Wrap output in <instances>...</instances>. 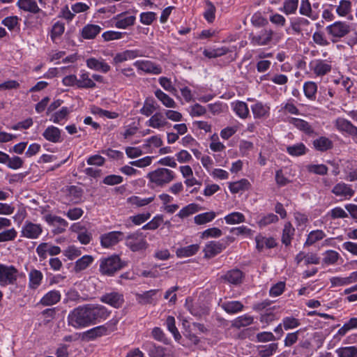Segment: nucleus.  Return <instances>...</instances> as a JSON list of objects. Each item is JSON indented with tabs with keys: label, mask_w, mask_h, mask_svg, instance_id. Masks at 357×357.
Returning <instances> with one entry per match:
<instances>
[{
	"label": "nucleus",
	"mask_w": 357,
	"mask_h": 357,
	"mask_svg": "<svg viewBox=\"0 0 357 357\" xmlns=\"http://www.w3.org/2000/svg\"><path fill=\"white\" fill-rule=\"evenodd\" d=\"M109 315V312L104 306L87 305L74 309L69 314L68 321L69 325L78 328L105 320Z\"/></svg>",
	"instance_id": "f257e3e1"
},
{
	"label": "nucleus",
	"mask_w": 357,
	"mask_h": 357,
	"mask_svg": "<svg viewBox=\"0 0 357 357\" xmlns=\"http://www.w3.org/2000/svg\"><path fill=\"white\" fill-rule=\"evenodd\" d=\"M250 39L254 45L264 46L269 45L273 40H275V43L278 42L280 37L270 27L264 26L256 32L251 33Z\"/></svg>",
	"instance_id": "f03ea898"
},
{
	"label": "nucleus",
	"mask_w": 357,
	"mask_h": 357,
	"mask_svg": "<svg viewBox=\"0 0 357 357\" xmlns=\"http://www.w3.org/2000/svg\"><path fill=\"white\" fill-rule=\"evenodd\" d=\"M126 266V261H122L119 255H114L101 259L100 271L104 275L112 276Z\"/></svg>",
	"instance_id": "7ed1b4c3"
},
{
	"label": "nucleus",
	"mask_w": 357,
	"mask_h": 357,
	"mask_svg": "<svg viewBox=\"0 0 357 357\" xmlns=\"http://www.w3.org/2000/svg\"><path fill=\"white\" fill-rule=\"evenodd\" d=\"M147 178L157 186L162 187L173 181L175 178V174L173 171L169 169L158 168L149 172Z\"/></svg>",
	"instance_id": "20e7f679"
},
{
	"label": "nucleus",
	"mask_w": 357,
	"mask_h": 357,
	"mask_svg": "<svg viewBox=\"0 0 357 357\" xmlns=\"http://www.w3.org/2000/svg\"><path fill=\"white\" fill-rule=\"evenodd\" d=\"M126 245L132 251L137 252L146 250L149 244L146 236L142 232L136 231L128 234L126 237Z\"/></svg>",
	"instance_id": "39448f33"
},
{
	"label": "nucleus",
	"mask_w": 357,
	"mask_h": 357,
	"mask_svg": "<svg viewBox=\"0 0 357 357\" xmlns=\"http://www.w3.org/2000/svg\"><path fill=\"white\" fill-rule=\"evenodd\" d=\"M18 271L13 266L0 264V284H13L17 279Z\"/></svg>",
	"instance_id": "423d86ee"
},
{
	"label": "nucleus",
	"mask_w": 357,
	"mask_h": 357,
	"mask_svg": "<svg viewBox=\"0 0 357 357\" xmlns=\"http://www.w3.org/2000/svg\"><path fill=\"white\" fill-rule=\"evenodd\" d=\"M326 29L332 37L340 38L350 32V26L346 22H335L328 26Z\"/></svg>",
	"instance_id": "0eeeda50"
},
{
	"label": "nucleus",
	"mask_w": 357,
	"mask_h": 357,
	"mask_svg": "<svg viewBox=\"0 0 357 357\" xmlns=\"http://www.w3.org/2000/svg\"><path fill=\"white\" fill-rule=\"evenodd\" d=\"M42 231L40 225L26 221L22 229V235L28 238L35 239L41 234Z\"/></svg>",
	"instance_id": "6e6552de"
},
{
	"label": "nucleus",
	"mask_w": 357,
	"mask_h": 357,
	"mask_svg": "<svg viewBox=\"0 0 357 357\" xmlns=\"http://www.w3.org/2000/svg\"><path fill=\"white\" fill-rule=\"evenodd\" d=\"M123 233L121 231H110L100 236V243L103 248H109L117 244L123 239Z\"/></svg>",
	"instance_id": "1a4fd4ad"
},
{
	"label": "nucleus",
	"mask_w": 357,
	"mask_h": 357,
	"mask_svg": "<svg viewBox=\"0 0 357 357\" xmlns=\"http://www.w3.org/2000/svg\"><path fill=\"white\" fill-rule=\"evenodd\" d=\"M244 273L238 268H234L228 271L221 278L229 284L238 286L243 283Z\"/></svg>",
	"instance_id": "9d476101"
},
{
	"label": "nucleus",
	"mask_w": 357,
	"mask_h": 357,
	"mask_svg": "<svg viewBox=\"0 0 357 357\" xmlns=\"http://www.w3.org/2000/svg\"><path fill=\"white\" fill-rule=\"evenodd\" d=\"M227 247V243L220 241H211L206 245L204 252L205 258H212L220 253Z\"/></svg>",
	"instance_id": "9b49d317"
},
{
	"label": "nucleus",
	"mask_w": 357,
	"mask_h": 357,
	"mask_svg": "<svg viewBox=\"0 0 357 357\" xmlns=\"http://www.w3.org/2000/svg\"><path fill=\"white\" fill-rule=\"evenodd\" d=\"M335 126L338 130L345 132L352 137H357V127L354 126L349 121L344 118H338L335 121Z\"/></svg>",
	"instance_id": "f8f14e48"
},
{
	"label": "nucleus",
	"mask_w": 357,
	"mask_h": 357,
	"mask_svg": "<svg viewBox=\"0 0 357 357\" xmlns=\"http://www.w3.org/2000/svg\"><path fill=\"white\" fill-rule=\"evenodd\" d=\"M134 66L146 73L159 75L162 73L161 67L151 61H137L134 63Z\"/></svg>",
	"instance_id": "ddd939ff"
},
{
	"label": "nucleus",
	"mask_w": 357,
	"mask_h": 357,
	"mask_svg": "<svg viewBox=\"0 0 357 357\" xmlns=\"http://www.w3.org/2000/svg\"><path fill=\"white\" fill-rule=\"evenodd\" d=\"M100 300L102 302L109 304L115 308L121 307L124 301L123 295L117 292L106 294L102 296Z\"/></svg>",
	"instance_id": "4468645a"
},
{
	"label": "nucleus",
	"mask_w": 357,
	"mask_h": 357,
	"mask_svg": "<svg viewBox=\"0 0 357 357\" xmlns=\"http://www.w3.org/2000/svg\"><path fill=\"white\" fill-rule=\"evenodd\" d=\"M140 51L138 50H126L122 52L117 53L113 59V63L117 65L120 63L124 62L128 60L134 59L138 56H142Z\"/></svg>",
	"instance_id": "2eb2a0df"
},
{
	"label": "nucleus",
	"mask_w": 357,
	"mask_h": 357,
	"mask_svg": "<svg viewBox=\"0 0 357 357\" xmlns=\"http://www.w3.org/2000/svg\"><path fill=\"white\" fill-rule=\"evenodd\" d=\"M17 6L24 11L34 14L41 13L43 16L46 15L45 13L41 11L40 8L38 6L36 0H18Z\"/></svg>",
	"instance_id": "dca6fc26"
},
{
	"label": "nucleus",
	"mask_w": 357,
	"mask_h": 357,
	"mask_svg": "<svg viewBox=\"0 0 357 357\" xmlns=\"http://www.w3.org/2000/svg\"><path fill=\"white\" fill-rule=\"evenodd\" d=\"M115 26L119 29H126L135 24V17L134 15L126 16L125 13L117 15L114 18Z\"/></svg>",
	"instance_id": "f3484780"
},
{
	"label": "nucleus",
	"mask_w": 357,
	"mask_h": 357,
	"mask_svg": "<svg viewBox=\"0 0 357 357\" xmlns=\"http://www.w3.org/2000/svg\"><path fill=\"white\" fill-rule=\"evenodd\" d=\"M44 138L51 142L57 143L61 141V130L53 126L47 127L43 133Z\"/></svg>",
	"instance_id": "a211bd4d"
},
{
	"label": "nucleus",
	"mask_w": 357,
	"mask_h": 357,
	"mask_svg": "<svg viewBox=\"0 0 357 357\" xmlns=\"http://www.w3.org/2000/svg\"><path fill=\"white\" fill-rule=\"evenodd\" d=\"M60 300V292L57 290H52L43 296L40 303L44 306H50L57 303Z\"/></svg>",
	"instance_id": "6ab92c4d"
},
{
	"label": "nucleus",
	"mask_w": 357,
	"mask_h": 357,
	"mask_svg": "<svg viewBox=\"0 0 357 357\" xmlns=\"http://www.w3.org/2000/svg\"><path fill=\"white\" fill-rule=\"evenodd\" d=\"M86 62L87 67L91 69L101 71L104 73L110 70V66L107 63L102 61H99L96 58H89Z\"/></svg>",
	"instance_id": "aec40b11"
},
{
	"label": "nucleus",
	"mask_w": 357,
	"mask_h": 357,
	"mask_svg": "<svg viewBox=\"0 0 357 357\" xmlns=\"http://www.w3.org/2000/svg\"><path fill=\"white\" fill-rule=\"evenodd\" d=\"M256 248L260 252L264 247L267 248H273L277 245L275 240L272 238H266L261 235H257L255 237Z\"/></svg>",
	"instance_id": "412c9836"
},
{
	"label": "nucleus",
	"mask_w": 357,
	"mask_h": 357,
	"mask_svg": "<svg viewBox=\"0 0 357 357\" xmlns=\"http://www.w3.org/2000/svg\"><path fill=\"white\" fill-rule=\"evenodd\" d=\"M221 307L228 314H236L243 310V304L238 301H225Z\"/></svg>",
	"instance_id": "4be33fe9"
},
{
	"label": "nucleus",
	"mask_w": 357,
	"mask_h": 357,
	"mask_svg": "<svg viewBox=\"0 0 357 357\" xmlns=\"http://www.w3.org/2000/svg\"><path fill=\"white\" fill-rule=\"evenodd\" d=\"M314 149L319 151L324 152L333 147V142L326 137H320L313 141Z\"/></svg>",
	"instance_id": "5701e85b"
},
{
	"label": "nucleus",
	"mask_w": 357,
	"mask_h": 357,
	"mask_svg": "<svg viewBox=\"0 0 357 357\" xmlns=\"http://www.w3.org/2000/svg\"><path fill=\"white\" fill-rule=\"evenodd\" d=\"M101 31V27L96 24H89L82 30V36L84 39H93Z\"/></svg>",
	"instance_id": "b1692460"
},
{
	"label": "nucleus",
	"mask_w": 357,
	"mask_h": 357,
	"mask_svg": "<svg viewBox=\"0 0 357 357\" xmlns=\"http://www.w3.org/2000/svg\"><path fill=\"white\" fill-rule=\"evenodd\" d=\"M43 275L41 271L32 269L29 273V287L31 289H36L41 284Z\"/></svg>",
	"instance_id": "393cba45"
},
{
	"label": "nucleus",
	"mask_w": 357,
	"mask_h": 357,
	"mask_svg": "<svg viewBox=\"0 0 357 357\" xmlns=\"http://www.w3.org/2000/svg\"><path fill=\"white\" fill-rule=\"evenodd\" d=\"M294 233L295 229L293 227L291 222H286L282 230V243L286 246L290 245Z\"/></svg>",
	"instance_id": "a878e982"
},
{
	"label": "nucleus",
	"mask_w": 357,
	"mask_h": 357,
	"mask_svg": "<svg viewBox=\"0 0 357 357\" xmlns=\"http://www.w3.org/2000/svg\"><path fill=\"white\" fill-rule=\"evenodd\" d=\"M45 220L50 225H54L55 224H58L59 226L62 227L56 229V233L63 232L66 227L68 226V222L64 219L59 216L47 214L45 216Z\"/></svg>",
	"instance_id": "bb28decb"
},
{
	"label": "nucleus",
	"mask_w": 357,
	"mask_h": 357,
	"mask_svg": "<svg viewBox=\"0 0 357 357\" xmlns=\"http://www.w3.org/2000/svg\"><path fill=\"white\" fill-rule=\"evenodd\" d=\"M146 124L153 128H160L168 124V122L162 113L156 112L151 117Z\"/></svg>",
	"instance_id": "cd10ccee"
},
{
	"label": "nucleus",
	"mask_w": 357,
	"mask_h": 357,
	"mask_svg": "<svg viewBox=\"0 0 357 357\" xmlns=\"http://www.w3.org/2000/svg\"><path fill=\"white\" fill-rule=\"evenodd\" d=\"M332 192L337 196L352 197L354 194V190L349 188L347 184L339 183L334 186Z\"/></svg>",
	"instance_id": "c85d7f7f"
},
{
	"label": "nucleus",
	"mask_w": 357,
	"mask_h": 357,
	"mask_svg": "<svg viewBox=\"0 0 357 357\" xmlns=\"http://www.w3.org/2000/svg\"><path fill=\"white\" fill-rule=\"evenodd\" d=\"M144 347L150 357H167L165 354V349L161 346H157L153 342H147Z\"/></svg>",
	"instance_id": "c756f323"
},
{
	"label": "nucleus",
	"mask_w": 357,
	"mask_h": 357,
	"mask_svg": "<svg viewBox=\"0 0 357 357\" xmlns=\"http://www.w3.org/2000/svg\"><path fill=\"white\" fill-rule=\"evenodd\" d=\"M254 321V317L248 314H244L236 318L231 324V326L235 328H241L251 325Z\"/></svg>",
	"instance_id": "7c9ffc66"
},
{
	"label": "nucleus",
	"mask_w": 357,
	"mask_h": 357,
	"mask_svg": "<svg viewBox=\"0 0 357 357\" xmlns=\"http://www.w3.org/2000/svg\"><path fill=\"white\" fill-rule=\"evenodd\" d=\"M199 249L198 244H192L177 249L176 253L178 257H188L195 255Z\"/></svg>",
	"instance_id": "2f4dec72"
},
{
	"label": "nucleus",
	"mask_w": 357,
	"mask_h": 357,
	"mask_svg": "<svg viewBox=\"0 0 357 357\" xmlns=\"http://www.w3.org/2000/svg\"><path fill=\"white\" fill-rule=\"evenodd\" d=\"M278 343H271L266 345H259L258 347V355L259 357H270L278 349Z\"/></svg>",
	"instance_id": "473e14b6"
},
{
	"label": "nucleus",
	"mask_w": 357,
	"mask_h": 357,
	"mask_svg": "<svg viewBox=\"0 0 357 357\" xmlns=\"http://www.w3.org/2000/svg\"><path fill=\"white\" fill-rule=\"evenodd\" d=\"M331 69V65L322 60L317 61L313 67L314 73L318 76H323L328 73Z\"/></svg>",
	"instance_id": "72a5a7b5"
},
{
	"label": "nucleus",
	"mask_w": 357,
	"mask_h": 357,
	"mask_svg": "<svg viewBox=\"0 0 357 357\" xmlns=\"http://www.w3.org/2000/svg\"><path fill=\"white\" fill-rule=\"evenodd\" d=\"M250 186V182L247 179L243 178L240 181L230 183L229 188L232 193L235 194L239 192L240 191L248 190Z\"/></svg>",
	"instance_id": "f704fd0d"
},
{
	"label": "nucleus",
	"mask_w": 357,
	"mask_h": 357,
	"mask_svg": "<svg viewBox=\"0 0 357 357\" xmlns=\"http://www.w3.org/2000/svg\"><path fill=\"white\" fill-rule=\"evenodd\" d=\"M233 109L240 118L245 119L249 115L248 105L243 101H237L233 104Z\"/></svg>",
	"instance_id": "c9c22d12"
},
{
	"label": "nucleus",
	"mask_w": 357,
	"mask_h": 357,
	"mask_svg": "<svg viewBox=\"0 0 357 357\" xmlns=\"http://www.w3.org/2000/svg\"><path fill=\"white\" fill-rule=\"evenodd\" d=\"M291 122L298 129L303 131L307 135H311L314 133V130L312 128V126L307 121L303 119L292 118Z\"/></svg>",
	"instance_id": "e433bc0d"
},
{
	"label": "nucleus",
	"mask_w": 357,
	"mask_h": 357,
	"mask_svg": "<svg viewBox=\"0 0 357 357\" xmlns=\"http://www.w3.org/2000/svg\"><path fill=\"white\" fill-rule=\"evenodd\" d=\"M93 257L91 255H84L76 261L74 266L75 272L78 273L86 269L93 262Z\"/></svg>",
	"instance_id": "4c0bfd02"
},
{
	"label": "nucleus",
	"mask_w": 357,
	"mask_h": 357,
	"mask_svg": "<svg viewBox=\"0 0 357 357\" xmlns=\"http://www.w3.org/2000/svg\"><path fill=\"white\" fill-rule=\"evenodd\" d=\"M155 95L165 107L172 108L176 107V104L174 100L160 89L156 90Z\"/></svg>",
	"instance_id": "58836bf2"
},
{
	"label": "nucleus",
	"mask_w": 357,
	"mask_h": 357,
	"mask_svg": "<svg viewBox=\"0 0 357 357\" xmlns=\"http://www.w3.org/2000/svg\"><path fill=\"white\" fill-rule=\"evenodd\" d=\"M201 208L198 204L192 203L183 207L177 215L181 218H185L198 212Z\"/></svg>",
	"instance_id": "ea45409f"
},
{
	"label": "nucleus",
	"mask_w": 357,
	"mask_h": 357,
	"mask_svg": "<svg viewBox=\"0 0 357 357\" xmlns=\"http://www.w3.org/2000/svg\"><path fill=\"white\" fill-rule=\"evenodd\" d=\"M77 80L78 88L93 89L96 86V83L89 77L88 73H83Z\"/></svg>",
	"instance_id": "a19ab883"
},
{
	"label": "nucleus",
	"mask_w": 357,
	"mask_h": 357,
	"mask_svg": "<svg viewBox=\"0 0 357 357\" xmlns=\"http://www.w3.org/2000/svg\"><path fill=\"white\" fill-rule=\"evenodd\" d=\"M307 148L303 143H298L287 147V152L292 156H301L307 152Z\"/></svg>",
	"instance_id": "79ce46f5"
},
{
	"label": "nucleus",
	"mask_w": 357,
	"mask_h": 357,
	"mask_svg": "<svg viewBox=\"0 0 357 357\" xmlns=\"http://www.w3.org/2000/svg\"><path fill=\"white\" fill-rule=\"evenodd\" d=\"M65 31V24L59 21L56 22L52 28L50 37L54 43H56V39L60 38Z\"/></svg>",
	"instance_id": "37998d69"
},
{
	"label": "nucleus",
	"mask_w": 357,
	"mask_h": 357,
	"mask_svg": "<svg viewBox=\"0 0 357 357\" xmlns=\"http://www.w3.org/2000/svg\"><path fill=\"white\" fill-rule=\"evenodd\" d=\"M303 91L305 96L310 99L315 100L317 86L314 82H307L303 85Z\"/></svg>",
	"instance_id": "c03bdc74"
},
{
	"label": "nucleus",
	"mask_w": 357,
	"mask_h": 357,
	"mask_svg": "<svg viewBox=\"0 0 357 357\" xmlns=\"http://www.w3.org/2000/svg\"><path fill=\"white\" fill-rule=\"evenodd\" d=\"M326 236L325 233L322 230L312 231L307 236L305 245H311L318 241L323 239Z\"/></svg>",
	"instance_id": "a18cd8bd"
},
{
	"label": "nucleus",
	"mask_w": 357,
	"mask_h": 357,
	"mask_svg": "<svg viewBox=\"0 0 357 357\" xmlns=\"http://www.w3.org/2000/svg\"><path fill=\"white\" fill-rule=\"evenodd\" d=\"M107 331V328L105 326H99L87 331L85 333V335L89 340H93L98 337H100L103 335H105Z\"/></svg>",
	"instance_id": "49530a36"
},
{
	"label": "nucleus",
	"mask_w": 357,
	"mask_h": 357,
	"mask_svg": "<svg viewBox=\"0 0 357 357\" xmlns=\"http://www.w3.org/2000/svg\"><path fill=\"white\" fill-rule=\"evenodd\" d=\"M155 199V196L149 198L142 199L137 196H132L128 199V202L131 205H135L137 207H142L148 205L152 202Z\"/></svg>",
	"instance_id": "de8ad7c7"
},
{
	"label": "nucleus",
	"mask_w": 357,
	"mask_h": 357,
	"mask_svg": "<svg viewBox=\"0 0 357 357\" xmlns=\"http://www.w3.org/2000/svg\"><path fill=\"white\" fill-rule=\"evenodd\" d=\"M215 217V213L213 211L206 212L196 215L194 218L195 222L197 225H204L213 220Z\"/></svg>",
	"instance_id": "09e8293b"
},
{
	"label": "nucleus",
	"mask_w": 357,
	"mask_h": 357,
	"mask_svg": "<svg viewBox=\"0 0 357 357\" xmlns=\"http://www.w3.org/2000/svg\"><path fill=\"white\" fill-rule=\"evenodd\" d=\"M155 101L152 98H146L144 101V106L140 109V113L146 116H151L156 109L154 105Z\"/></svg>",
	"instance_id": "8fccbe9b"
},
{
	"label": "nucleus",
	"mask_w": 357,
	"mask_h": 357,
	"mask_svg": "<svg viewBox=\"0 0 357 357\" xmlns=\"http://www.w3.org/2000/svg\"><path fill=\"white\" fill-rule=\"evenodd\" d=\"M225 220L227 224L232 225L244 222L245 218L243 213L239 212H234L226 215L225 217Z\"/></svg>",
	"instance_id": "3c124183"
},
{
	"label": "nucleus",
	"mask_w": 357,
	"mask_h": 357,
	"mask_svg": "<svg viewBox=\"0 0 357 357\" xmlns=\"http://www.w3.org/2000/svg\"><path fill=\"white\" fill-rule=\"evenodd\" d=\"M167 329L173 334L175 340H178L181 338L177 328L175 325V318L173 316H168L166 319Z\"/></svg>",
	"instance_id": "603ef678"
},
{
	"label": "nucleus",
	"mask_w": 357,
	"mask_h": 357,
	"mask_svg": "<svg viewBox=\"0 0 357 357\" xmlns=\"http://www.w3.org/2000/svg\"><path fill=\"white\" fill-rule=\"evenodd\" d=\"M351 9V2L349 0H341L336 8V12L340 16H346Z\"/></svg>",
	"instance_id": "864d4df0"
},
{
	"label": "nucleus",
	"mask_w": 357,
	"mask_h": 357,
	"mask_svg": "<svg viewBox=\"0 0 357 357\" xmlns=\"http://www.w3.org/2000/svg\"><path fill=\"white\" fill-rule=\"evenodd\" d=\"M337 353L339 357H357V349L355 347L340 348Z\"/></svg>",
	"instance_id": "5fc2aeb1"
},
{
	"label": "nucleus",
	"mask_w": 357,
	"mask_h": 357,
	"mask_svg": "<svg viewBox=\"0 0 357 357\" xmlns=\"http://www.w3.org/2000/svg\"><path fill=\"white\" fill-rule=\"evenodd\" d=\"M268 107L261 102H257L252 107V111L255 118H261L268 112Z\"/></svg>",
	"instance_id": "6e6d98bb"
},
{
	"label": "nucleus",
	"mask_w": 357,
	"mask_h": 357,
	"mask_svg": "<svg viewBox=\"0 0 357 357\" xmlns=\"http://www.w3.org/2000/svg\"><path fill=\"white\" fill-rule=\"evenodd\" d=\"M299 12L301 15L308 16L313 20L317 19L316 16H312V8L308 0L301 1Z\"/></svg>",
	"instance_id": "4d7b16f0"
},
{
	"label": "nucleus",
	"mask_w": 357,
	"mask_h": 357,
	"mask_svg": "<svg viewBox=\"0 0 357 357\" xmlns=\"http://www.w3.org/2000/svg\"><path fill=\"white\" fill-rule=\"evenodd\" d=\"M282 324L284 328L287 331L299 326L301 323L298 319L293 317H287L283 319Z\"/></svg>",
	"instance_id": "13d9d810"
},
{
	"label": "nucleus",
	"mask_w": 357,
	"mask_h": 357,
	"mask_svg": "<svg viewBox=\"0 0 357 357\" xmlns=\"http://www.w3.org/2000/svg\"><path fill=\"white\" fill-rule=\"evenodd\" d=\"M70 111L68 107H63L59 112L52 114L51 121L55 123H59L61 121L66 119L69 114Z\"/></svg>",
	"instance_id": "bf43d9fd"
},
{
	"label": "nucleus",
	"mask_w": 357,
	"mask_h": 357,
	"mask_svg": "<svg viewBox=\"0 0 357 357\" xmlns=\"http://www.w3.org/2000/svg\"><path fill=\"white\" fill-rule=\"evenodd\" d=\"M206 4L207 6V9L204 13V16L205 19L208 22H213L215 19V8L214 5L208 0L206 1Z\"/></svg>",
	"instance_id": "052dcab7"
},
{
	"label": "nucleus",
	"mask_w": 357,
	"mask_h": 357,
	"mask_svg": "<svg viewBox=\"0 0 357 357\" xmlns=\"http://www.w3.org/2000/svg\"><path fill=\"white\" fill-rule=\"evenodd\" d=\"M298 5V0H285L284 2V11L286 14L296 12Z\"/></svg>",
	"instance_id": "680f3d73"
},
{
	"label": "nucleus",
	"mask_w": 357,
	"mask_h": 357,
	"mask_svg": "<svg viewBox=\"0 0 357 357\" xmlns=\"http://www.w3.org/2000/svg\"><path fill=\"white\" fill-rule=\"evenodd\" d=\"M339 256L337 252L335 250H328L325 253L323 261L326 264H334L337 261Z\"/></svg>",
	"instance_id": "e2e57ef3"
},
{
	"label": "nucleus",
	"mask_w": 357,
	"mask_h": 357,
	"mask_svg": "<svg viewBox=\"0 0 357 357\" xmlns=\"http://www.w3.org/2000/svg\"><path fill=\"white\" fill-rule=\"evenodd\" d=\"M285 289V282H279L274 284L269 291V294L271 296H278L281 295Z\"/></svg>",
	"instance_id": "0e129e2a"
},
{
	"label": "nucleus",
	"mask_w": 357,
	"mask_h": 357,
	"mask_svg": "<svg viewBox=\"0 0 357 357\" xmlns=\"http://www.w3.org/2000/svg\"><path fill=\"white\" fill-rule=\"evenodd\" d=\"M278 221V217L274 213H269L264 215L259 221V225L260 227H265L269 224L274 223Z\"/></svg>",
	"instance_id": "69168bd1"
},
{
	"label": "nucleus",
	"mask_w": 357,
	"mask_h": 357,
	"mask_svg": "<svg viewBox=\"0 0 357 357\" xmlns=\"http://www.w3.org/2000/svg\"><path fill=\"white\" fill-rule=\"evenodd\" d=\"M16 236L17 231L14 228L6 230L0 233V242L14 240Z\"/></svg>",
	"instance_id": "338daca9"
},
{
	"label": "nucleus",
	"mask_w": 357,
	"mask_h": 357,
	"mask_svg": "<svg viewBox=\"0 0 357 357\" xmlns=\"http://www.w3.org/2000/svg\"><path fill=\"white\" fill-rule=\"evenodd\" d=\"M299 333L300 331H296L294 333H287L284 340V346L291 347L293 344H294L298 341Z\"/></svg>",
	"instance_id": "774afa93"
}]
</instances>
